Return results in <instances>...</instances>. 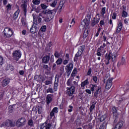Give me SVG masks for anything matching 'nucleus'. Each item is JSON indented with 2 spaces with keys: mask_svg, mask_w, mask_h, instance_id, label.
Listing matches in <instances>:
<instances>
[{
  "mask_svg": "<svg viewBox=\"0 0 129 129\" xmlns=\"http://www.w3.org/2000/svg\"><path fill=\"white\" fill-rule=\"evenodd\" d=\"M122 125H123V121H120L116 124L113 129H120L122 127Z\"/></svg>",
  "mask_w": 129,
  "mask_h": 129,
  "instance_id": "nucleus-21",
  "label": "nucleus"
},
{
  "mask_svg": "<svg viewBox=\"0 0 129 129\" xmlns=\"http://www.w3.org/2000/svg\"><path fill=\"white\" fill-rule=\"evenodd\" d=\"M91 19V16L88 14L87 15L86 19H84L81 22L82 26H86V28H89V23Z\"/></svg>",
  "mask_w": 129,
  "mask_h": 129,
  "instance_id": "nucleus-2",
  "label": "nucleus"
},
{
  "mask_svg": "<svg viewBox=\"0 0 129 129\" xmlns=\"http://www.w3.org/2000/svg\"><path fill=\"white\" fill-rule=\"evenodd\" d=\"M100 91H101V88L100 87H98V89L94 93V97H95L96 98H97V97H98V94L100 93Z\"/></svg>",
  "mask_w": 129,
  "mask_h": 129,
  "instance_id": "nucleus-22",
  "label": "nucleus"
},
{
  "mask_svg": "<svg viewBox=\"0 0 129 129\" xmlns=\"http://www.w3.org/2000/svg\"><path fill=\"white\" fill-rule=\"evenodd\" d=\"M39 114H41L43 112V109L41 107L37 108Z\"/></svg>",
  "mask_w": 129,
  "mask_h": 129,
  "instance_id": "nucleus-42",
  "label": "nucleus"
},
{
  "mask_svg": "<svg viewBox=\"0 0 129 129\" xmlns=\"http://www.w3.org/2000/svg\"><path fill=\"white\" fill-rule=\"evenodd\" d=\"M10 83V79L6 78L2 81V85L4 87L7 86Z\"/></svg>",
  "mask_w": 129,
  "mask_h": 129,
  "instance_id": "nucleus-23",
  "label": "nucleus"
},
{
  "mask_svg": "<svg viewBox=\"0 0 129 129\" xmlns=\"http://www.w3.org/2000/svg\"><path fill=\"white\" fill-rule=\"evenodd\" d=\"M33 23H35V24H37V19H38V23H42V18L40 17H41L40 16V14H39L38 15H35L34 14H33Z\"/></svg>",
  "mask_w": 129,
  "mask_h": 129,
  "instance_id": "nucleus-12",
  "label": "nucleus"
},
{
  "mask_svg": "<svg viewBox=\"0 0 129 129\" xmlns=\"http://www.w3.org/2000/svg\"><path fill=\"white\" fill-rule=\"evenodd\" d=\"M53 95L48 94L46 96V101L47 105H49L51 102H52V100L53 99Z\"/></svg>",
  "mask_w": 129,
  "mask_h": 129,
  "instance_id": "nucleus-14",
  "label": "nucleus"
},
{
  "mask_svg": "<svg viewBox=\"0 0 129 129\" xmlns=\"http://www.w3.org/2000/svg\"><path fill=\"white\" fill-rule=\"evenodd\" d=\"M88 84H89V82H88V79H87L81 83V87L84 88L85 85H88Z\"/></svg>",
  "mask_w": 129,
  "mask_h": 129,
  "instance_id": "nucleus-29",
  "label": "nucleus"
},
{
  "mask_svg": "<svg viewBox=\"0 0 129 129\" xmlns=\"http://www.w3.org/2000/svg\"><path fill=\"white\" fill-rule=\"evenodd\" d=\"M105 10H106L105 7L102 8L101 13L102 16H104V14H105Z\"/></svg>",
  "mask_w": 129,
  "mask_h": 129,
  "instance_id": "nucleus-44",
  "label": "nucleus"
},
{
  "mask_svg": "<svg viewBox=\"0 0 129 129\" xmlns=\"http://www.w3.org/2000/svg\"><path fill=\"white\" fill-rule=\"evenodd\" d=\"M57 2L58 0H54L53 2L50 4V7H52V8H55L57 5Z\"/></svg>",
  "mask_w": 129,
  "mask_h": 129,
  "instance_id": "nucleus-31",
  "label": "nucleus"
},
{
  "mask_svg": "<svg viewBox=\"0 0 129 129\" xmlns=\"http://www.w3.org/2000/svg\"><path fill=\"white\" fill-rule=\"evenodd\" d=\"M112 110L114 114H115V113L117 112V110H116V108H115V107H113Z\"/></svg>",
  "mask_w": 129,
  "mask_h": 129,
  "instance_id": "nucleus-53",
  "label": "nucleus"
},
{
  "mask_svg": "<svg viewBox=\"0 0 129 129\" xmlns=\"http://www.w3.org/2000/svg\"><path fill=\"white\" fill-rule=\"evenodd\" d=\"M59 75H56L55 77V81L53 86L54 91H57L59 84Z\"/></svg>",
  "mask_w": 129,
  "mask_h": 129,
  "instance_id": "nucleus-11",
  "label": "nucleus"
},
{
  "mask_svg": "<svg viewBox=\"0 0 129 129\" xmlns=\"http://www.w3.org/2000/svg\"><path fill=\"white\" fill-rule=\"evenodd\" d=\"M112 19H113V20H115V19H116V13H113Z\"/></svg>",
  "mask_w": 129,
  "mask_h": 129,
  "instance_id": "nucleus-55",
  "label": "nucleus"
},
{
  "mask_svg": "<svg viewBox=\"0 0 129 129\" xmlns=\"http://www.w3.org/2000/svg\"><path fill=\"white\" fill-rule=\"evenodd\" d=\"M39 16L42 17L43 20L42 22L44 23V22H45L46 23H48V22H50L51 20L54 18V16H51L49 18V16L47 15H45L43 13H39Z\"/></svg>",
  "mask_w": 129,
  "mask_h": 129,
  "instance_id": "nucleus-4",
  "label": "nucleus"
},
{
  "mask_svg": "<svg viewBox=\"0 0 129 129\" xmlns=\"http://www.w3.org/2000/svg\"><path fill=\"white\" fill-rule=\"evenodd\" d=\"M52 111H53L54 113H58V107H55L53 108Z\"/></svg>",
  "mask_w": 129,
  "mask_h": 129,
  "instance_id": "nucleus-45",
  "label": "nucleus"
},
{
  "mask_svg": "<svg viewBox=\"0 0 129 129\" xmlns=\"http://www.w3.org/2000/svg\"><path fill=\"white\" fill-rule=\"evenodd\" d=\"M93 80H94V82H95L96 83H97V77L94 76L93 77Z\"/></svg>",
  "mask_w": 129,
  "mask_h": 129,
  "instance_id": "nucleus-58",
  "label": "nucleus"
},
{
  "mask_svg": "<svg viewBox=\"0 0 129 129\" xmlns=\"http://www.w3.org/2000/svg\"><path fill=\"white\" fill-rule=\"evenodd\" d=\"M46 93H54V91L51 88H49L46 90Z\"/></svg>",
  "mask_w": 129,
  "mask_h": 129,
  "instance_id": "nucleus-37",
  "label": "nucleus"
},
{
  "mask_svg": "<svg viewBox=\"0 0 129 129\" xmlns=\"http://www.w3.org/2000/svg\"><path fill=\"white\" fill-rule=\"evenodd\" d=\"M74 92H75V87L72 86L71 88L68 89L67 94L69 96H72L71 98V99H72L74 97V96L72 95L74 94Z\"/></svg>",
  "mask_w": 129,
  "mask_h": 129,
  "instance_id": "nucleus-10",
  "label": "nucleus"
},
{
  "mask_svg": "<svg viewBox=\"0 0 129 129\" xmlns=\"http://www.w3.org/2000/svg\"><path fill=\"white\" fill-rule=\"evenodd\" d=\"M97 52H99L100 53L105 52V50L102 49L100 47H99L97 50Z\"/></svg>",
  "mask_w": 129,
  "mask_h": 129,
  "instance_id": "nucleus-49",
  "label": "nucleus"
},
{
  "mask_svg": "<svg viewBox=\"0 0 129 129\" xmlns=\"http://www.w3.org/2000/svg\"><path fill=\"white\" fill-rule=\"evenodd\" d=\"M121 65H125V59L123 57H122L121 61L118 62L117 63L118 67L121 66Z\"/></svg>",
  "mask_w": 129,
  "mask_h": 129,
  "instance_id": "nucleus-25",
  "label": "nucleus"
},
{
  "mask_svg": "<svg viewBox=\"0 0 129 129\" xmlns=\"http://www.w3.org/2000/svg\"><path fill=\"white\" fill-rule=\"evenodd\" d=\"M6 8H7V10L8 11V12H9V11H11V10H12V6L11 5V4H9L6 6Z\"/></svg>",
  "mask_w": 129,
  "mask_h": 129,
  "instance_id": "nucleus-41",
  "label": "nucleus"
},
{
  "mask_svg": "<svg viewBox=\"0 0 129 129\" xmlns=\"http://www.w3.org/2000/svg\"><path fill=\"white\" fill-rule=\"evenodd\" d=\"M19 14H20V10L18 9L17 11L14 14L13 19L14 20H17L18 17L19 16Z\"/></svg>",
  "mask_w": 129,
  "mask_h": 129,
  "instance_id": "nucleus-28",
  "label": "nucleus"
},
{
  "mask_svg": "<svg viewBox=\"0 0 129 129\" xmlns=\"http://www.w3.org/2000/svg\"><path fill=\"white\" fill-rule=\"evenodd\" d=\"M46 29H47V26L46 25H44L40 28V31L41 32H46Z\"/></svg>",
  "mask_w": 129,
  "mask_h": 129,
  "instance_id": "nucleus-38",
  "label": "nucleus"
},
{
  "mask_svg": "<svg viewBox=\"0 0 129 129\" xmlns=\"http://www.w3.org/2000/svg\"><path fill=\"white\" fill-rule=\"evenodd\" d=\"M41 2V0H33L32 3L33 5H40V3Z\"/></svg>",
  "mask_w": 129,
  "mask_h": 129,
  "instance_id": "nucleus-35",
  "label": "nucleus"
},
{
  "mask_svg": "<svg viewBox=\"0 0 129 129\" xmlns=\"http://www.w3.org/2000/svg\"><path fill=\"white\" fill-rule=\"evenodd\" d=\"M54 56L55 58H59L60 57V53L58 51H55L54 53Z\"/></svg>",
  "mask_w": 129,
  "mask_h": 129,
  "instance_id": "nucleus-46",
  "label": "nucleus"
},
{
  "mask_svg": "<svg viewBox=\"0 0 129 129\" xmlns=\"http://www.w3.org/2000/svg\"><path fill=\"white\" fill-rule=\"evenodd\" d=\"M62 62H63V60L62 59V58H59L56 60V63L57 65H61Z\"/></svg>",
  "mask_w": 129,
  "mask_h": 129,
  "instance_id": "nucleus-34",
  "label": "nucleus"
},
{
  "mask_svg": "<svg viewBox=\"0 0 129 129\" xmlns=\"http://www.w3.org/2000/svg\"><path fill=\"white\" fill-rule=\"evenodd\" d=\"M46 122H44L41 124L39 126V127L40 129H43L44 127H45L46 128Z\"/></svg>",
  "mask_w": 129,
  "mask_h": 129,
  "instance_id": "nucleus-40",
  "label": "nucleus"
},
{
  "mask_svg": "<svg viewBox=\"0 0 129 129\" xmlns=\"http://www.w3.org/2000/svg\"><path fill=\"white\" fill-rule=\"evenodd\" d=\"M28 124L29 125V126H34V121H33V119H30L28 121Z\"/></svg>",
  "mask_w": 129,
  "mask_h": 129,
  "instance_id": "nucleus-32",
  "label": "nucleus"
},
{
  "mask_svg": "<svg viewBox=\"0 0 129 129\" xmlns=\"http://www.w3.org/2000/svg\"><path fill=\"white\" fill-rule=\"evenodd\" d=\"M98 89V87L96 85H92V87H91V91H93L94 90H97Z\"/></svg>",
  "mask_w": 129,
  "mask_h": 129,
  "instance_id": "nucleus-33",
  "label": "nucleus"
},
{
  "mask_svg": "<svg viewBox=\"0 0 129 129\" xmlns=\"http://www.w3.org/2000/svg\"><path fill=\"white\" fill-rule=\"evenodd\" d=\"M25 124H26V118L25 117H21L18 119L16 122V125L17 127L24 126Z\"/></svg>",
  "mask_w": 129,
  "mask_h": 129,
  "instance_id": "nucleus-3",
  "label": "nucleus"
},
{
  "mask_svg": "<svg viewBox=\"0 0 129 129\" xmlns=\"http://www.w3.org/2000/svg\"><path fill=\"white\" fill-rule=\"evenodd\" d=\"M99 18L96 17L94 18L93 20L91 21V25L92 27H94L95 25H97L99 23Z\"/></svg>",
  "mask_w": 129,
  "mask_h": 129,
  "instance_id": "nucleus-17",
  "label": "nucleus"
},
{
  "mask_svg": "<svg viewBox=\"0 0 129 129\" xmlns=\"http://www.w3.org/2000/svg\"><path fill=\"white\" fill-rule=\"evenodd\" d=\"M84 49H85V46L84 45L80 46L79 48L78 52L75 55L76 57H80V56L82 55V53H83Z\"/></svg>",
  "mask_w": 129,
  "mask_h": 129,
  "instance_id": "nucleus-13",
  "label": "nucleus"
},
{
  "mask_svg": "<svg viewBox=\"0 0 129 129\" xmlns=\"http://www.w3.org/2000/svg\"><path fill=\"white\" fill-rule=\"evenodd\" d=\"M40 14H44V15H49V16H54L53 15V11L47 9L43 12L40 13Z\"/></svg>",
  "mask_w": 129,
  "mask_h": 129,
  "instance_id": "nucleus-20",
  "label": "nucleus"
},
{
  "mask_svg": "<svg viewBox=\"0 0 129 129\" xmlns=\"http://www.w3.org/2000/svg\"><path fill=\"white\" fill-rule=\"evenodd\" d=\"M4 37L6 38H11L13 36V31L11 28H5L4 31Z\"/></svg>",
  "mask_w": 129,
  "mask_h": 129,
  "instance_id": "nucleus-5",
  "label": "nucleus"
},
{
  "mask_svg": "<svg viewBox=\"0 0 129 129\" xmlns=\"http://www.w3.org/2000/svg\"><path fill=\"white\" fill-rule=\"evenodd\" d=\"M21 56L22 53L20 50H15L13 52V58L16 60V61H18Z\"/></svg>",
  "mask_w": 129,
  "mask_h": 129,
  "instance_id": "nucleus-8",
  "label": "nucleus"
},
{
  "mask_svg": "<svg viewBox=\"0 0 129 129\" xmlns=\"http://www.w3.org/2000/svg\"><path fill=\"white\" fill-rule=\"evenodd\" d=\"M72 69H73V64L72 63H69L66 67V71L67 76H70Z\"/></svg>",
  "mask_w": 129,
  "mask_h": 129,
  "instance_id": "nucleus-9",
  "label": "nucleus"
},
{
  "mask_svg": "<svg viewBox=\"0 0 129 129\" xmlns=\"http://www.w3.org/2000/svg\"><path fill=\"white\" fill-rule=\"evenodd\" d=\"M5 125L6 126H11V127H14L16 125L15 124V122L8 119L1 124V127H3V126H5Z\"/></svg>",
  "mask_w": 129,
  "mask_h": 129,
  "instance_id": "nucleus-7",
  "label": "nucleus"
},
{
  "mask_svg": "<svg viewBox=\"0 0 129 129\" xmlns=\"http://www.w3.org/2000/svg\"><path fill=\"white\" fill-rule=\"evenodd\" d=\"M40 6L42 8V9H43V10H46V9L48 8V6L44 5V4H41Z\"/></svg>",
  "mask_w": 129,
  "mask_h": 129,
  "instance_id": "nucleus-47",
  "label": "nucleus"
},
{
  "mask_svg": "<svg viewBox=\"0 0 129 129\" xmlns=\"http://www.w3.org/2000/svg\"><path fill=\"white\" fill-rule=\"evenodd\" d=\"M38 30H39V28H37L36 23L35 22H33L32 27L30 29V32H31L32 34H35V33H36Z\"/></svg>",
  "mask_w": 129,
  "mask_h": 129,
  "instance_id": "nucleus-15",
  "label": "nucleus"
},
{
  "mask_svg": "<svg viewBox=\"0 0 129 129\" xmlns=\"http://www.w3.org/2000/svg\"><path fill=\"white\" fill-rule=\"evenodd\" d=\"M7 68L8 70H11V71H13V70H14V67L11 66H8Z\"/></svg>",
  "mask_w": 129,
  "mask_h": 129,
  "instance_id": "nucleus-51",
  "label": "nucleus"
},
{
  "mask_svg": "<svg viewBox=\"0 0 129 129\" xmlns=\"http://www.w3.org/2000/svg\"><path fill=\"white\" fill-rule=\"evenodd\" d=\"M107 116L106 114H105L103 115H102L100 118V121H103L106 118Z\"/></svg>",
  "mask_w": 129,
  "mask_h": 129,
  "instance_id": "nucleus-36",
  "label": "nucleus"
},
{
  "mask_svg": "<svg viewBox=\"0 0 129 129\" xmlns=\"http://www.w3.org/2000/svg\"><path fill=\"white\" fill-rule=\"evenodd\" d=\"M121 29H122V23H121V21H120L116 28V34H118V33L121 31Z\"/></svg>",
  "mask_w": 129,
  "mask_h": 129,
  "instance_id": "nucleus-19",
  "label": "nucleus"
},
{
  "mask_svg": "<svg viewBox=\"0 0 129 129\" xmlns=\"http://www.w3.org/2000/svg\"><path fill=\"white\" fill-rule=\"evenodd\" d=\"M91 68H90L87 72V75H90L91 74Z\"/></svg>",
  "mask_w": 129,
  "mask_h": 129,
  "instance_id": "nucleus-64",
  "label": "nucleus"
},
{
  "mask_svg": "<svg viewBox=\"0 0 129 129\" xmlns=\"http://www.w3.org/2000/svg\"><path fill=\"white\" fill-rule=\"evenodd\" d=\"M9 111L10 112V113H12L14 110V108L12 106H10L9 108Z\"/></svg>",
  "mask_w": 129,
  "mask_h": 129,
  "instance_id": "nucleus-50",
  "label": "nucleus"
},
{
  "mask_svg": "<svg viewBox=\"0 0 129 129\" xmlns=\"http://www.w3.org/2000/svg\"><path fill=\"white\" fill-rule=\"evenodd\" d=\"M87 36H88V34H87V33H86L84 31V34H83V38H84L85 39V38H86V37H87Z\"/></svg>",
  "mask_w": 129,
  "mask_h": 129,
  "instance_id": "nucleus-63",
  "label": "nucleus"
},
{
  "mask_svg": "<svg viewBox=\"0 0 129 129\" xmlns=\"http://www.w3.org/2000/svg\"><path fill=\"white\" fill-rule=\"evenodd\" d=\"M43 68L45 69L46 71V73H48V74H50V72L51 71V69L48 67V65L47 64H43L42 66Z\"/></svg>",
  "mask_w": 129,
  "mask_h": 129,
  "instance_id": "nucleus-24",
  "label": "nucleus"
},
{
  "mask_svg": "<svg viewBox=\"0 0 129 129\" xmlns=\"http://www.w3.org/2000/svg\"><path fill=\"white\" fill-rule=\"evenodd\" d=\"M21 23L23 26H25V25H26V22H25V20H24V19H21Z\"/></svg>",
  "mask_w": 129,
  "mask_h": 129,
  "instance_id": "nucleus-62",
  "label": "nucleus"
},
{
  "mask_svg": "<svg viewBox=\"0 0 129 129\" xmlns=\"http://www.w3.org/2000/svg\"><path fill=\"white\" fill-rule=\"evenodd\" d=\"M52 81H46L45 82V85H49V84H51Z\"/></svg>",
  "mask_w": 129,
  "mask_h": 129,
  "instance_id": "nucleus-54",
  "label": "nucleus"
},
{
  "mask_svg": "<svg viewBox=\"0 0 129 129\" xmlns=\"http://www.w3.org/2000/svg\"><path fill=\"white\" fill-rule=\"evenodd\" d=\"M100 25L101 26V27H102V26L104 25V20H101L100 22Z\"/></svg>",
  "mask_w": 129,
  "mask_h": 129,
  "instance_id": "nucleus-60",
  "label": "nucleus"
},
{
  "mask_svg": "<svg viewBox=\"0 0 129 129\" xmlns=\"http://www.w3.org/2000/svg\"><path fill=\"white\" fill-rule=\"evenodd\" d=\"M117 57V53L116 52H114L111 54V53H109V54H106L105 58L107 60L108 62L106 63V65L109 64V60L112 59V61H115V58Z\"/></svg>",
  "mask_w": 129,
  "mask_h": 129,
  "instance_id": "nucleus-1",
  "label": "nucleus"
},
{
  "mask_svg": "<svg viewBox=\"0 0 129 129\" xmlns=\"http://www.w3.org/2000/svg\"><path fill=\"white\" fill-rule=\"evenodd\" d=\"M50 61L51 62V63H53V62H54V55H52L51 56Z\"/></svg>",
  "mask_w": 129,
  "mask_h": 129,
  "instance_id": "nucleus-59",
  "label": "nucleus"
},
{
  "mask_svg": "<svg viewBox=\"0 0 129 129\" xmlns=\"http://www.w3.org/2000/svg\"><path fill=\"white\" fill-rule=\"evenodd\" d=\"M54 126V125L52 123V122L48 123L46 124L45 125V129H52L53 128V127Z\"/></svg>",
  "mask_w": 129,
  "mask_h": 129,
  "instance_id": "nucleus-27",
  "label": "nucleus"
},
{
  "mask_svg": "<svg viewBox=\"0 0 129 129\" xmlns=\"http://www.w3.org/2000/svg\"><path fill=\"white\" fill-rule=\"evenodd\" d=\"M112 86V79H109L106 82V89H110V88Z\"/></svg>",
  "mask_w": 129,
  "mask_h": 129,
  "instance_id": "nucleus-16",
  "label": "nucleus"
},
{
  "mask_svg": "<svg viewBox=\"0 0 129 129\" xmlns=\"http://www.w3.org/2000/svg\"><path fill=\"white\" fill-rule=\"evenodd\" d=\"M88 128H89V129L92 128V123H89V124H88Z\"/></svg>",
  "mask_w": 129,
  "mask_h": 129,
  "instance_id": "nucleus-61",
  "label": "nucleus"
},
{
  "mask_svg": "<svg viewBox=\"0 0 129 129\" xmlns=\"http://www.w3.org/2000/svg\"><path fill=\"white\" fill-rule=\"evenodd\" d=\"M65 4V1L64 0H61L59 5L58 6V7L60 8L59 9V12H61L62 11V8H63V6H64V4Z\"/></svg>",
  "mask_w": 129,
  "mask_h": 129,
  "instance_id": "nucleus-26",
  "label": "nucleus"
},
{
  "mask_svg": "<svg viewBox=\"0 0 129 129\" xmlns=\"http://www.w3.org/2000/svg\"><path fill=\"white\" fill-rule=\"evenodd\" d=\"M71 82H72V80L71 79H69L67 83V85H68V86H70V84H71Z\"/></svg>",
  "mask_w": 129,
  "mask_h": 129,
  "instance_id": "nucleus-52",
  "label": "nucleus"
},
{
  "mask_svg": "<svg viewBox=\"0 0 129 129\" xmlns=\"http://www.w3.org/2000/svg\"><path fill=\"white\" fill-rule=\"evenodd\" d=\"M127 16V13H126V12L124 11H123L122 17H123V18H126Z\"/></svg>",
  "mask_w": 129,
  "mask_h": 129,
  "instance_id": "nucleus-48",
  "label": "nucleus"
},
{
  "mask_svg": "<svg viewBox=\"0 0 129 129\" xmlns=\"http://www.w3.org/2000/svg\"><path fill=\"white\" fill-rule=\"evenodd\" d=\"M73 110V106H72L71 105H70L69 106V109L68 110V111H69V112H72Z\"/></svg>",
  "mask_w": 129,
  "mask_h": 129,
  "instance_id": "nucleus-43",
  "label": "nucleus"
},
{
  "mask_svg": "<svg viewBox=\"0 0 129 129\" xmlns=\"http://www.w3.org/2000/svg\"><path fill=\"white\" fill-rule=\"evenodd\" d=\"M20 2H21V8L23 11L24 12V16L27 15V8L28 7V4H27V0H19Z\"/></svg>",
  "mask_w": 129,
  "mask_h": 129,
  "instance_id": "nucleus-6",
  "label": "nucleus"
},
{
  "mask_svg": "<svg viewBox=\"0 0 129 129\" xmlns=\"http://www.w3.org/2000/svg\"><path fill=\"white\" fill-rule=\"evenodd\" d=\"M105 127V124L104 125V123L101 124L99 129H104V128Z\"/></svg>",
  "mask_w": 129,
  "mask_h": 129,
  "instance_id": "nucleus-57",
  "label": "nucleus"
},
{
  "mask_svg": "<svg viewBox=\"0 0 129 129\" xmlns=\"http://www.w3.org/2000/svg\"><path fill=\"white\" fill-rule=\"evenodd\" d=\"M68 61H69V59H67L63 60V65H67V64H68Z\"/></svg>",
  "mask_w": 129,
  "mask_h": 129,
  "instance_id": "nucleus-56",
  "label": "nucleus"
},
{
  "mask_svg": "<svg viewBox=\"0 0 129 129\" xmlns=\"http://www.w3.org/2000/svg\"><path fill=\"white\" fill-rule=\"evenodd\" d=\"M5 91L2 90L0 92V99H2L4 97V95H5Z\"/></svg>",
  "mask_w": 129,
  "mask_h": 129,
  "instance_id": "nucleus-39",
  "label": "nucleus"
},
{
  "mask_svg": "<svg viewBox=\"0 0 129 129\" xmlns=\"http://www.w3.org/2000/svg\"><path fill=\"white\" fill-rule=\"evenodd\" d=\"M95 104H96V102H92V104L91 105L90 108V112H92L93 109H94V108H95Z\"/></svg>",
  "mask_w": 129,
  "mask_h": 129,
  "instance_id": "nucleus-30",
  "label": "nucleus"
},
{
  "mask_svg": "<svg viewBox=\"0 0 129 129\" xmlns=\"http://www.w3.org/2000/svg\"><path fill=\"white\" fill-rule=\"evenodd\" d=\"M49 61H50L49 55H45L42 58V62L44 63V64H48V63H49Z\"/></svg>",
  "mask_w": 129,
  "mask_h": 129,
  "instance_id": "nucleus-18",
  "label": "nucleus"
}]
</instances>
